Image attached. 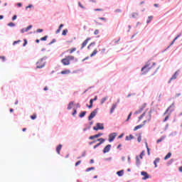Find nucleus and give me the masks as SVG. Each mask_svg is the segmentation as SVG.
<instances>
[{
    "mask_svg": "<svg viewBox=\"0 0 182 182\" xmlns=\"http://www.w3.org/2000/svg\"><path fill=\"white\" fill-rule=\"evenodd\" d=\"M156 66V63L148 61L144 68H141L142 75H146V73H156L157 69L154 67Z\"/></svg>",
    "mask_w": 182,
    "mask_h": 182,
    "instance_id": "nucleus-1",
    "label": "nucleus"
},
{
    "mask_svg": "<svg viewBox=\"0 0 182 182\" xmlns=\"http://www.w3.org/2000/svg\"><path fill=\"white\" fill-rule=\"evenodd\" d=\"M140 120H144L143 124H146L147 122H150L151 120V111L146 112L145 111L139 117V122Z\"/></svg>",
    "mask_w": 182,
    "mask_h": 182,
    "instance_id": "nucleus-2",
    "label": "nucleus"
},
{
    "mask_svg": "<svg viewBox=\"0 0 182 182\" xmlns=\"http://www.w3.org/2000/svg\"><path fill=\"white\" fill-rule=\"evenodd\" d=\"M70 60H75V56L73 55H67L65 58H63L61 60V63L64 66H69L70 65Z\"/></svg>",
    "mask_w": 182,
    "mask_h": 182,
    "instance_id": "nucleus-3",
    "label": "nucleus"
},
{
    "mask_svg": "<svg viewBox=\"0 0 182 182\" xmlns=\"http://www.w3.org/2000/svg\"><path fill=\"white\" fill-rule=\"evenodd\" d=\"M146 106H147V105H146V104L142 105L139 107V109L134 112V114H140V113H141V112H143V110H144V109H146Z\"/></svg>",
    "mask_w": 182,
    "mask_h": 182,
    "instance_id": "nucleus-4",
    "label": "nucleus"
},
{
    "mask_svg": "<svg viewBox=\"0 0 182 182\" xmlns=\"http://www.w3.org/2000/svg\"><path fill=\"white\" fill-rule=\"evenodd\" d=\"M105 129V127L103 126V124L97 123V127H93V130H103Z\"/></svg>",
    "mask_w": 182,
    "mask_h": 182,
    "instance_id": "nucleus-5",
    "label": "nucleus"
},
{
    "mask_svg": "<svg viewBox=\"0 0 182 182\" xmlns=\"http://www.w3.org/2000/svg\"><path fill=\"white\" fill-rule=\"evenodd\" d=\"M97 141H100V143H98L95 146H94V149H97V147H99V146H100L101 144H103V143H105V140L103 138H100L97 140Z\"/></svg>",
    "mask_w": 182,
    "mask_h": 182,
    "instance_id": "nucleus-6",
    "label": "nucleus"
},
{
    "mask_svg": "<svg viewBox=\"0 0 182 182\" xmlns=\"http://www.w3.org/2000/svg\"><path fill=\"white\" fill-rule=\"evenodd\" d=\"M96 114H97V109H95L90 113V116L88 117V120H92V119H93Z\"/></svg>",
    "mask_w": 182,
    "mask_h": 182,
    "instance_id": "nucleus-7",
    "label": "nucleus"
},
{
    "mask_svg": "<svg viewBox=\"0 0 182 182\" xmlns=\"http://www.w3.org/2000/svg\"><path fill=\"white\" fill-rule=\"evenodd\" d=\"M116 136H117V134H116L115 132L110 134L109 135V142L113 141V140H114V139H116Z\"/></svg>",
    "mask_w": 182,
    "mask_h": 182,
    "instance_id": "nucleus-8",
    "label": "nucleus"
},
{
    "mask_svg": "<svg viewBox=\"0 0 182 182\" xmlns=\"http://www.w3.org/2000/svg\"><path fill=\"white\" fill-rule=\"evenodd\" d=\"M45 66V63L43 60H40L37 63V69H42Z\"/></svg>",
    "mask_w": 182,
    "mask_h": 182,
    "instance_id": "nucleus-9",
    "label": "nucleus"
},
{
    "mask_svg": "<svg viewBox=\"0 0 182 182\" xmlns=\"http://www.w3.org/2000/svg\"><path fill=\"white\" fill-rule=\"evenodd\" d=\"M141 176H144V178H142V180H147V178H150L149 173H147V172H146V171H142L141 173Z\"/></svg>",
    "mask_w": 182,
    "mask_h": 182,
    "instance_id": "nucleus-10",
    "label": "nucleus"
},
{
    "mask_svg": "<svg viewBox=\"0 0 182 182\" xmlns=\"http://www.w3.org/2000/svg\"><path fill=\"white\" fill-rule=\"evenodd\" d=\"M112 148V145L108 144L107 145L104 149H103V153L106 154V153H109V151H110V149Z\"/></svg>",
    "mask_w": 182,
    "mask_h": 182,
    "instance_id": "nucleus-11",
    "label": "nucleus"
},
{
    "mask_svg": "<svg viewBox=\"0 0 182 182\" xmlns=\"http://www.w3.org/2000/svg\"><path fill=\"white\" fill-rule=\"evenodd\" d=\"M100 136H103V133H99L97 134L91 136L89 137L90 140H94V139H98V137H100Z\"/></svg>",
    "mask_w": 182,
    "mask_h": 182,
    "instance_id": "nucleus-12",
    "label": "nucleus"
},
{
    "mask_svg": "<svg viewBox=\"0 0 182 182\" xmlns=\"http://www.w3.org/2000/svg\"><path fill=\"white\" fill-rule=\"evenodd\" d=\"M32 29V25L28 26L26 28L21 29V33H25V32H28V31H31Z\"/></svg>",
    "mask_w": 182,
    "mask_h": 182,
    "instance_id": "nucleus-13",
    "label": "nucleus"
},
{
    "mask_svg": "<svg viewBox=\"0 0 182 182\" xmlns=\"http://www.w3.org/2000/svg\"><path fill=\"white\" fill-rule=\"evenodd\" d=\"M90 38H87L82 43V47L81 49H83V48H85V46H86V45H87V43H89V41H90Z\"/></svg>",
    "mask_w": 182,
    "mask_h": 182,
    "instance_id": "nucleus-14",
    "label": "nucleus"
},
{
    "mask_svg": "<svg viewBox=\"0 0 182 182\" xmlns=\"http://www.w3.org/2000/svg\"><path fill=\"white\" fill-rule=\"evenodd\" d=\"M90 38H87L82 43V47L81 49H83V48H85V46H86V45H87V43H89V41H90Z\"/></svg>",
    "mask_w": 182,
    "mask_h": 182,
    "instance_id": "nucleus-15",
    "label": "nucleus"
},
{
    "mask_svg": "<svg viewBox=\"0 0 182 182\" xmlns=\"http://www.w3.org/2000/svg\"><path fill=\"white\" fill-rule=\"evenodd\" d=\"M177 75H178V72H176L171 77L168 83H171V80H174L175 79H177Z\"/></svg>",
    "mask_w": 182,
    "mask_h": 182,
    "instance_id": "nucleus-16",
    "label": "nucleus"
},
{
    "mask_svg": "<svg viewBox=\"0 0 182 182\" xmlns=\"http://www.w3.org/2000/svg\"><path fill=\"white\" fill-rule=\"evenodd\" d=\"M144 126V124L136 126L134 128V132H136V131L139 130V129H141Z\"/></svg>",
    "mask_w": 182,
    "mask_h": 182,
    "instance_id": "nucleus-17",
    "label": "nucleus"
},
{
    "mask_svg": "<svg viewBox=\"0 0 182 182\" xmlns=\"http://www.w3.org/2000/svg\"><path fill=\"white\" fill-rule=\"evenodd\" d=\"M60 150H62V144H59L56 148L58 154H60Z\"/></svg>",
    "mask_w": 182,
    "mask_h": 182,
    "instance_id": "nucleus-18",
    "label": "nucleus"
},
{
    "mask_svg": "<svg viewBox=\"0 0 182 182\" xmlns=\"http://www.w3.org/2000/svg\"><path fill=\"white\" fill-rule=\"evenodd\" d=\"M96 55H97V48H95L90 54V58H93V56H96Z\"/></svg>",
    "mask_w": 182,
    "mask_h": 182,
    "instance_id": "nucleus-19",
    "label": "nucleus"
},
{
    "mask_svg": "<svg viewBox=\"0 0 182 182\" xmlns=\"http://www.w3.org/2000/svg\"><path fill=\"white\" fill-rule=\"evenodd\" d=\"M116 107H117V104H113L112 106V108L110 109V113H113V112H114V109H116Z\"/></svg>",
    "mask_w": 182,
    "mask_h": 182,
    "instance_id": "nucleus-20",
    "label": "nucleus"
},
{
    "mask_svg": "<svg viewBox=\"0 0 182 182\" xmlns=\"http://www.w3.org/2000/svg\"><path fill=\"white\" fill-rule=\"evenodd\" d=\"M70 73V70H65L61 71V75H69Z\"/></svg>",
    "mask_w": 182,
    "mask_h": 182,
    "instance_id": "nucleus-21",
    "label": "nucleus"
},
{
    "mask_svg": "<svg viewBox=\"0 0 182 182\" xmlns=\"http://www.w3.org/2000/svg\"><path fill=\"white\" fill-rule=\"evenodd\" d=\"M73 105H75V102H70L69 104H68V110H70V109H72V106H73Z\"/></svg>",
    "mask_w": 182,
    "mask_h": 182,
    "instance_id": "nucleus-22",
    "label": "nucleus"
},
{
    "mask_svg": "<svg viewBox=\"0 0 182 182\" xmlns=\"http://www.w3.org/2000/svg\"><path fill=\"white\" fill-rule=\"evenodd\" d=\"M76 48H73L67 50V52H69L70 54H72L73 52H76Z\"/></svg>",
    "mask_w": 182,
    "mask_h": 182,
    "instance_id": "nucleus-23",
    "label": "nucleus"
},
{
    "mask_svg": "<svg viewBox=\"0 0 182 182\" xmlns=\"http://www.w3.org/2000/svg\"><path fill=\"white\" fill-rule=\"evenodd\" d=\"M117 176H119V177H122V176H123V174H124V171H123V170L119 171L117 172Z\"/></svg>",
    "mask_w": 182,
    "mask_h": 182,
    "instance_id": "nucleus-24",
    "label": "nucleus"
},
{
    "mask_svg": "<svg viewBox=\"0 0 182 182\" xmlns=\"http://www.w3.org/2000/svg\"><path fill=\"white\" fill-rule=\"evenodd\" d=\"M180 36H181V34L178 35L174 39L173 41L171 42L170 46H171V45L174 44V42H176V41H177V39H178V38H180Z\"/></svg>",
    "mask_w": 182,
    "mask_h": 182,
    "instance_id": "nucleus-25",
    "label": "nucleus"
},
{
    "mask_svg": "<svg viewBox=\"0 0 182 182\" xmlns=\"http://www.w3.org/2000/svg\"><path fill=\"white\" fill-rule=\"evenodd\" d=\"M153 20V16H149L146 20V23H150Z\"/></svg>",
    "mask_w": 182,
    "mask_h": 182,
    "instance_id": "nucleus-26",
    "label": "nucleus"
},
{
    "mask_svg": "<svg viewBox=\"0 0 182 182\" xmlns=\"http://www.w3.org/2000/svg\"><path fill=\"white\" fill-rule=\"evenodd\" d=\"M62 28H63V24H60L58 29L55 31V33H59L60 31H62Z\"/></svg>",
    "mask_w": 182,
    "mask_h": 182,
    "instance_id": "nucleus-27",
    "label": "nucleus"
},
{
    "mask_svg": "<svg viewBox=\"0 0 182 182\" xmlns=\"http://www.w3.org/2000/svg\"><path fill=\"white\" fill-rule=\"evenodd\" d=\"M170 157H171V153L168 152L167 154V155L164 157V160H168V159H170Z\"/></svg>",
    "mask_w": 182,
    "mask_h": 182,
    "instance_id": "nucleus-28",
    "label": "nucleus"
},
{
    "mask_svg": "<svg viewBox=\"0 0 182 182\" xmlns=\"http://www.w3.org/2000/svg\"><path fill=\"white\" fill-rule=\"evenodd\" d=\"M137 16H139V13L134 12L132 14V18H136Z\"/></svg>",
    "mask_w": 182,
    "mask_h": 182,
    "instance_id": "nucleus-29",
    "label": "nucleus"
},
{
    "mask_svg": "<svg viewBox=\"0 0 182 182\" xmlns=\"http://www.w3.org/2000/svg\"><path fill=\"white\" fill-rule=\"evenodd\" d=\"M93 107V100H90V105L88 106V109H92Z\"/></svg>",
    "mask_w": 182,
    "mask_h": 182,
    "instance_id": "nucleus-30",
    "label": "nucleus"
},
{
    "mask_svg": "<svg viewBox=\"0 0 182 182\" xmlns=\"http://www.w3.org/2000/svg\"><path fill=\"white\" fill-rule=\"evenodd\" d=\"M164 139H166V137L161 136L159 139H158V140L156 141L157 144H159V143H161V141H162L163 140H164Z\"/></svg>",
    "mask_w": 182,
    "mask_h": 182,
    "instance_id": "nucleus-31",
    "label": "nucleus"
},
{
    "mask_svg": "<svg viewBox=\"0 0 182 182\" xmlns=\"http://www.w3.org/2000/svg\"><path fill=\"white\" fill-rule=\"evenodd\" d=\"M132 139H133V135L130 134L126 136L125 140H132Z\"/></svg>",
    "mask_w": 182,
    "mask_h": 182,
    "instance_id": "nucleus-32",
    "label": "nucleus"
},
{
    "mask_svg": "<svg viewBox=\"0 0 182 182\" xmlns=\"http://www.w3.org/2000/svg\"><path fill=\"white\" fill-rule=\"evenodd\" d=\"M85 116H86V111L82 112L80 114V117H85Z\"/></svg>",
    "mask_w": 182,
    "mask_h": 182,
    "instance_id": "nucleus-33",
    "label": "nucleus"
},
{
    "mask_svg": "<svg viewBox=\"0 0 182 182\" xmlns=\"http://www.w3.org/2000/svg\"><path fill=\"white\" fill-rule=\"evenodd\" d=\"M62 35H63V36H66V35H68V29H64V30L63 31Z\"/></svg>",
    "mask_w": 182,
    "mask_h": 182,
    "instance_id": "nucleus-34",
    "label": "nucleus"
},
{
    "mask_svg": "<svg viewBox=\"0 0 182 182\" xmlns=\"http://www.w3.org/2000/svg\"><path fill=\"white\" fill-rule=\"evenodd\" d=\"M106 100H107V97H105L104 98H102L101 100V105H103V103H105V102H106Z\"/></svg>",
    "mask_w": 182,
    "mask_h": 182,
    "instance_id": "nucleus-35",
    "label": "nucleus"
},
{
    "mask_svg": "<svg viewBox=\"0 0 182 182\" xmlns=\"http://www.w3.org/2000/svg\"><path fill=\"white\" fill-rule=\"evenodd\" d=\"M95 45H96V43H95V42L91 43L87 46V49H90V48H92V46H95Z\"/></svg>",
    "mask_w": 182,
    "mask_h": 182,
    "instance_id": "nucleus-36",
    "label": "nucleus"
},
{
    "mask_svg": "<svg viewBox=\"0 0 182 182\" xmlns=\"http://www.w3.org/2000/svg\"><path fill=\"white\" fill-rule=\"evenodd\" d=\"M170 107H174V103H173L165 112L164 114H167V113L168 112V109H170Z\"/></svg>",
    "mask_w": 182,
    "mask_h": 182,
    "instance_id": "nucleus-37",
    "label": "nucleus"
},
{
    "mask_svg": "<svg viewBox=\"0 0 182 182\" xmlns=\"http://www.w3.org/2000/svg\"><path fill=\"white\" fill-rule=\"evenodd\" d=\"M30 117H31V120H35V119H36V117H37L36 114H33Z\"/></svg>",
    "mask_w": 182,
    "mask_h": 182,
    "instance_id": "nucleus-38",
    "label": "nucleus"
},
{
    "mask_svg": "<svg viewBox=\"0 0 182 182\" xmlns=\"http://www.w3.org/2000/svg\"><path fill=\"white\" fill-rule=\"evenodd\" d=\"M78 6H80V8H82V9H86V8L83 6V5H82V3H80V1L78 2Z\"/></svg>",
    "mask_w": 182,
    "mask_h": 182,
    "instance_id": "nucleus-39",
    "label": "nucleus"
},
{
    "mask_svg": "<svg viewBox=\"0 0 182 182\" xmlns=\"http://www.w3.org/2000/svg\"><path fill=\"white\" fill-rule=\"evenodd\" d=\"M85 156H86V151H83L81 156L77 157V159H82V157H85Z\"/></svg>",
    "mask_w": 182,
    "mask_h": 182,
    "instance_id": "nucleus-40",
    "label": "nucleus"
},
{
    "mask_svg": "<svg viewBox=\"0 0 182 182\" xmlns=\"http://www.w3.org/2000/svg\"><path fill=\"white\" fill-rule=\"evenodd\" d=\"M36 32H37V33H41L43 32V29L38 28V29L36 30Z\"/></svg>",
    "mask_w": 182,
    "mask_h": 182,
    "instance_id": "nucleus-41",
    "label": "nucleus"
},
{
    "mask_svg": "<svg viewBox=\"0 0 182 182\" xmlns=\"http://www.w3.org/2000/svg\"><path fill=\"white\" fill-rule=\"evenodd\" d=\"M132 113L130 112L129 114L128 115V117H127L126 122H129V120H130V118L132 117Z\"/></svg>",
    "mask_w": 182,
    "mask_h": 182,
    "instance_id": "nucleus-42",
    "label": "nucleus"
},
{
    "mask_svg": "<svg viewBox=\"0 0 182 182\" xmlns=\"http://www.w3.org/2000/svg\"><path fill=\"white\" fill-rule=\"evenodd\" d=\"M146 146L148 155L150 156V149L149 148V146L147 145V144H146Z\"/></svg>",
    "mask_w": 182,
    "mask_h": 182,
    "instance_id": "nucleus-43",
    "label": "nucleus"
},
{
    "mask_svg": "<svg viewBox=\"0 0 182 182\" xmlns=\"http://www.w3.org/2000/svg\"><path fill=\"white\" fill-rule=\"evenodd\" d=\"M91 170H95V167H90L86 169L87 172L91 171Z\"/></svg>",
    "mask_w": 182,
    "mask_h": 182,
    "instance_id": "nucleus-44",
    "label": "nucleus"
},
{
    "mask_svg": "<svg viewBox=\"0 0 182 182\" xmlns=\"http://www.w3.org/2000/svg\"><path fill=\"white\" fill-rule=\"evenodd\" d=\"M168 119H170V114H169L168 116H166V117H165V119H164V122H167Z\"/></svg>",
    "mask_w": 182,
    "mask_h": 182,
    "instance_id": "nucleus-45",
    "label": "nucleus"
},
{
    "mask_svg": "<svg viewBox=\"0 0 182 182\" xmlns=\"http://www.w3.org/2000/svg\"><path fill=\"white\" fill-rule=\"evenodd\" d=\"M48 39V36H45L44 37L41 38V41H46Z\"/></svg>",
    "mask_w": 182,
    "mask_h": 182,
    "instance_id": "nucleus-46",
    "label": "nucleus"
},
{
    "mask_svg": "<svg viewBox=\"0 0 182 182\" xmlns=\"http://www.w3.org/2000/svg\"><path fill=\"white\" fill-rule=\"evenodd\" d=\"M143 156H144V151H142L141 154L139 155L140 159H143Z\"/></svg>",
    "mask_w": 182,
    "mask_h": 182,
    "instance_id": "nucleus-47",
    "label": "nucleus"
},
{
    "mask_svg": "<svg viewBox=\"0 0 182 182\" xmlns=\"http://www.w3.org/2000/svg\"><path fill=\"white\" fill-rule=\"evenodd\" d=\"M28 8H33V5L29 4L28 6H27L26 7V10H28Z\"/></svg>",
    "mask_w": 182,
    "mask_h": 182,
    "instance_id": "nucleus-48",
    "label": "nucleus"
},
{
    "mask_svg": "<svg viewBox=\"0 0 182 182\" xmlns=\"http://www.w3.org/2000/svg\"><path fill=\"white\" fill-rule=\"evenodd\" d=\"M0 59H1L3 62H5V60H6V58H5V56H0Z\"/></svg>",
    "mask_w": 182,
    "mask_h": 182,
    "instance_id": "nucleus-49",
    "label": "nucleus"
},
{
    "mask_svg": "<svg viewBox=\"0 0 182 182\" xmlns=\"http://www.w3.org/2000/svg\"><path fill=\"white\" fill-rule=\"evenodd\" d=\"M99 30L96 29L95 31H94V35H99Z\"/></svg>",
    "mask_w": 182,
    "mask_h": 182,
    "instance_id": "nucleus-50",
    "label": "nucleus"
},
{
    "mask_svg": "<svg viewBox=\"0 0 182 182\" xmlns=\"http://www.w3.org/2000/svg\"><path fill=\"white\" fill-rule=\"evenodd\" d=\"M80 163H82L81 161H78L75 163V167H77V166H79V164H80Z\"/></svg>",
    "mask_w": 182,
    "mask_h": 182,
    "instance_id": "nucleus-51",
    "label": "nucleus"
},
{
    "mask_svg": "<svg viewBox=\"0 0 182 182\" xmlns=\"http://www.w3.org/2000/svg\"><path fill=\"white\" fill-rule=\"evenodd\" d=\"M114 12L120 14V12H122V9H117L114 11Z\"/></svg>",
    "mask_w": 182,
    "mask_h": 182,
    "instance_id": "nucleus-52",
    "label": "nucleus"
},
{
    "mask_svg": "<svg viewBox=\"0 0 182 182\" xmlns=\"http://www.w3.org/2000/svg\"><path fill=\"white\" fill-rule=\"evenodd\" d=\"M98 19H101V21H104L105 22H107V21H106V18H104V17H100V18H98Z\"/></svg>",
    "mask_w": 182,
    "mask_h": 182,
    "instance_id": "nucleus-53",
    "label": "nucleus"
},
{
    "mask_svg": "<svg viewBox=\"0 0 182 182\" xmlns=\"http://www.w3.org/2000/svg\"><path fill=\"white\" fill-rule=\"evenodd\" d=\"M76 113H77V111L76 110V109H74V112H73L72 115L75 116Z\"/></svg>",
    "mask_w": 182,
    "mask_h": 182,
    "instance_id": "nucleus-54",
    "label": "nucleus"
},
{
    "mask_svg": "<svg viewBox=\"0 0 182 182\" xmlns=\"http://www.w3.org/2000/svg\"><path fill=\"white\" fill-rule=\"evenodd\" d=\"M16 18H18V16L14 15V16L12 17V21H16Z\"/></svg>",
    "mask_w": 182,
    "mask_h": 182,
    "instance_id": "nucleus-55",
    "label": "nucleus"
},
{
    "mask_svg": "<svg viewBox=\"0 0 182 182\" xmlns=\"http://www.w3.org/2000/svg\"><path fill=\"white\" fill-rule=\"evenodd\" d=\"M28 43V41L26 39H24V43L23 44V46H26V44Z\"/></svg>",
    "mask_w": 182,
    "mask_h": 182,
    "instance_id": "nucleus-56",
    "label": "nucleus"
},
{
    "mask_svg": "<svg viewBox=\"0 0 182 182\" xmlns=\"http://www.w3.org/2000/svg\"><path fill=\"white\" fill-rule=\"evenodd\" d=\"M137 140H138V142L140 143V141H141V136H139L137 138Z\"/></svg>",
    "mask_w": 182,
    "mask_h": 182,
    "instance_id": "nucleus-57",
    "label": "nucleus"
},
{
    "mask_svg": "<svg viewBox=\"0 0 182 182\" xmlns=\"http://www.w3.org/2000/svg\"><path fill=\"white\" fill-rule=\"evenodd\" d=\"M19 42H21V40H18V41H14V42L13 43V45H16V43H19Z\"/></svg>",
    "mask_w": 182,
    "mask_h": 182,
    "instance_id": "nucleus-58",
    "label": "nucleus"
},
{
    "mask_svg": "<svg viewBox=\"0 0 182 182\" xmlns=\"http://www.w3.org/2000/svg\"><path fill=\"white\" fill-rule=\"evenodd\" d=\"M136 164H140V160L139 159V157H136Z\"/></svg>",
    "mask_w": 182,
    "mask_h": 182,
    "instance_id": "nucleus-59",
    "label": "nucleus"
},
{
    "mask_svg": "<svg viewBox=\"0 0 182 182\" xmlns=\"http://www.w3.org/2000/svg\"><path fill=\"white\" fill-rule=\"evenodd\" d=\"M17 6H18V8H21L22 6V3H18Z\"/></svg>",
    "mask_w": 182,
    "mask_h": 182,
    "instance_id": "nucleus-60",
    "label": "nucleus"
},
{
    "mask_svg": "<svg viewBox=\"0 0 182 182\" xmlns=\"http://www.w3.org/2000/svg\"><path fill=\"white\" fill-rule=\"evenodd\" d=\"M95 11H103V9H95Z\"/></svg>",
    "mask_w": 182,
    "mask_h": 182,
    "instance_id": "nucleus-61",
    "label": "nucleus"
},
{
    "mask_svg": "<svg viewBox=\"0 0 182 182\" xmlns=\"http://www.w3.org/2000/svg\"><path fill=\"white\" fill-rule=\"evenodd\" d=\"M154 161H156V163H160V159H156Z\"/></svg>",
    "mask_w": 182,
    "mask_h": 182,
    "instance_id": "nucleus-62",
    "label": "nucleus"
},
{
    "mask_svg": "<svg viewBox=\"0 0 182 182\" xmlns=\"http://www.w3.org/2000/svg\"><path fill=\"white\" fill-rule=\"evenodd\" d=\"M179 96H181V93H177V94H176V97H178Z\"/></svg>",
    "mask_w": 182,
    "mask_h": 182,
    "instance_id": "nucleus-63",
    "label": "nucleus"
},
{
    "mask_svg": "<svg viewBox=\"0 0 182 182\" xmlns=\"http://www.w3.org/2000/svg\"><path fill=\"white\" fill-rule=\"evenodd\" d=\"M178 171H179L181 173H182V166H180V167L178 168Z\"/></svg>",
    "mask_w": 182,
    "mask_h": 182,
    "instance_id": "nucleus-64",
    "label": "nucleus"
}]
</instances>
